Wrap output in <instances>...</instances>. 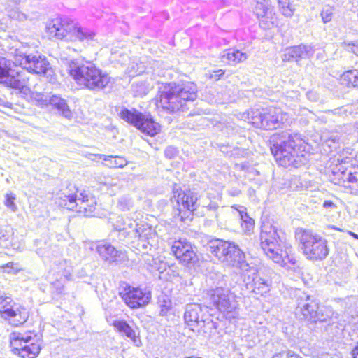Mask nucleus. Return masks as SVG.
I'll return each mask as SVG.
<instances>
[{"label":"nucleus","mask_w":358,"mask_h":358,"mask_svg":"<svg viewBox=\"0 0 358 358\" xmlns=\"http://www.w3.org/2000/svg\"><path fill=\"white\" fill-rule=\"evenodd\" d=\"M260 247L264 253L275 263L284 262L285 252L275 227L266 224L262 227L259 234Z\"/></svg>","instance_id":"obj_9"},{"label":"nucleus","mask_w":358,"mask_h":358,"mask_svg":"<svg viewBox=\"0 0 358 358\" xmlns=\"http://www.w3.org/2000/svg\"><path fill=\"white\" fill-rule=\"evenodd\" d=\"M352 358H358V342L357 343V345L352 350Z\"/></svg>","instance_id":"obj_49"},{"label":"nucleus","mask_w":358,"mask_h":358,"mask_svg":"<svg viewBox=\"0 0 358 358\" xmlns=\"http://www.w3.org/2000/svg\"><path fill=\"white\" fill-rule=\"evenodd\" d=\"M320 15L324 23L330 22L333 17V8L329 6L323 8Z\"/></svg>","instance_id":"obj_38"},{"label":"nucleus","mask_w":358,"mask_h":358,"mask_svg":"<svg viewBox=\"0 0 358 358\" xmlns=\"http://www.w3.org/2000/svg\"><path fill=\"white\" fill-rule=\"evenodd\" d=\"M12 63L4 57H0V84L13 89L22 90L29 78L24 71L12 69Z\"/></svg>","instance_id":"obj_16"},{"label":"nucleus","mask_w":358,"mask_h":358,"mask_svg":"<svg viewBox=\"0 0 358 358\" xmlns=\"http://www.w3.org/2000/svg\"><path fill=\"white\" fill-rule=\"evenodd\" d=\"M136 92L138 93V95H139V96L145 94V91L144 90H140L139 92H138V90H136Z\"/></svg>","instance_id":"obj_53"},{"label":"nucleus","mask_w":358,"mask_h":358,"mask_svg":"<svg viewBox=\"0 0 358 358\" xmlns=\"http://www.w3.org/2000/svg\"><path fill=\"white\" fill-rule=\"evenodd\" d=\"M343 46L348 52H352L358 56V40L354 41H345L343 43Z\"/></svg>","instance_id":"obj_37"},{"label":"nucleus","mask_w":358,"mask_h":358,"mask_svg":"<svg viewBox=\"0 0 358 358\" xmlns=\"http://www.w3.org/2000/svg\"><path fill=\"white\" fill-rule=\"evenodd\" d=\"M10 16L17 20H23L24 19H26V15L24 13L15 10L12 11L10 13Z\"/></svg>","instance_id":"obj_43"},{"label":"nucleus","mask_w":358,"mask_h":358,"mask_svg":"<svg viewBox=\"0 0 358 358\" xmlns=\"http://www.w3.org/2000/svg\"><path fill=\"white\" fill-rule=\"evenodd\" d=\"M46 31L50 37L57 39L90 43L94 40L96 33L89 29L77 26L68 18L56 17L46 24Z\"/></svg>","instance_id":"obj_4"},{"label":"nucleus","mask_w":358,"mask_h":358,"mask_svg":"<svg viewBox=\"0 0 358 358\" xmlns=\"http://www.w3.org/2000/svg\"><path fill=\"white\" fill-rule=\"evenodd\" d=\"M357 330H358V326H357Z\"/></svg>","instance_id":"obj_57"},{"label":"nucleus","mask_w":358,"mask_h":358,"mask_svg":"<svg viewBox=\"0 0 358 358\" xmlns=\"http://www.w3.org/2000/svg\"><path fill=\"white\" fill-rule=\"evenodd\" d=\"M315 53L311 45L300 44L287 48L282 55L283 62H298L302 59L310 58Z\"/></svg>","instance_id":"obj_21"},{"label":"nucleus","mask_w":358,"mask_h":358,"mask_svg":"<svg viewBox=\"0 0 358 358\" xmlns=\"http://www.w3.org/2000/svg\"><path fill=\"white\" fill-rule=\"evenodd\" d=\"M63 63L69 74L83 87L98 92L105 89L110 81L108 74L91 62L79 64L76 60L66 58Z\"/></svg>","instance_id":"obj_3"},{"label":"nucleus","mask_w":358,"mask_h":358,"mask_svg":"<svg viewBox=\"0 0 358 358\" xmlns=\"http://www.w3.org/2000/svg\"><path fill=\"white\" fill-rule=\"evenodd\" d=\"M303 296H300V301L298 303L297 308L300 310L301 315L305 320L315 322L320 320L318 316V303L310 296L303 294Z\"/></svg>","instance_id":"obj_23"},{"label":"nucleus","mask_w":358,"mask_h":358,"mask_svg":"<svg viewBox=\"0 0 358 358\" xmlns=\"http://www.w3.org/2000/svg\"><path fill=\"white\" fill-rule=\"evenodd\" d=\"M13 265L12 262L8 263L3 268H10Z\"/></svg>","instance_id":"obj_55"},{"label":"nucleus","mask_w":358,"mask_h":358,"mask_svg":"<svg viewBox=\"0 0 358 358\" xmlns=\"http://www.w3.org/2000/svg\"><path fill=\"white\" fill-rule=\"evenodd\" d=\"M341 83L348 87H358V69L344 72L341 77Z\"/></svg>","instance_id":"obj_31"},{"label":"nucleus","mask_w":358,"mask_h":358,"mask_svg":"<svg viewBox=\"0 0 358 358\" xmlns=\"http://www.w3.org/2000/svg\"><path fill=\"white\" fill-rule=\"evenodd\" d=\"M250 122L255 127L270 130L285 124L288 120V115L279 108L268 107L252 110L249 113Z\"/></svg>","instance_id":"obj_8"},{"label":"nucleus","mask_w":358,"mask_h":358,"mask_svg":"<svg viewBox=\"0 0 358 358\" xmlns=\"http://www.w3.org/2000/svg\"><path fill=\"white\" fill-rule=\"evenodd\" d=\"M133 206V201L131 197L122 196L117 201V207L122 211L129 210Z\"/></svg>","instance_id":"obj_34"},{"label":"nucleus","mask_w":358,"mask_h":358,"mask_svg":"<svg viewBox=\"0 0 358 358\" xmlns=\"http://www.w3.org/2000/svg\"><path fill=\"white\" fill-rule=\"evenodd\" d=\"M295 236L299 242V248L307 259L321 262L329 255L328 241L320 234L312 230L298 228Z\"/></svg>","instance_id":"obj_5"},{"label":"nucleus","mask_w":358,"mask_h":358,"mask_svg":"<svg viewBox=\"0 0 358 358\" xmlns=\"http://www.w3.org/2000/svg\"><path fill=\"white\" fill-rule=\"evenodd\" d=\"M119 294L124 303L131 308H138L149 303L151 293L138 287L126 285Z\"/></svg>","instance_id":"obj_19"},{"label":"nucleus","mask_w":358,"mask_h":358,"mask_svg":"<svg viewBox=\"0 0 358 358\" xmlns=\"http://www.w3.org/2000/svg\"><path fill=\"white\" fill-rule=\"evenodd\" d=\"M217 282L215 287L208 291L210 301L213 306L221 312H231L234 308L231 299L230 291L224 288L226 285V276L222 273L216 274Z\"/></svg>","instance_id":"obj_18"},{"label":"nucleus","mask_w":358,"mask_h":358,"mask_svg":"<svg viewBox=\"0 0 358 358\" xmlns=\"http://www.w3.org/2000/svg\"><path fill=\"white\" fill-rule=\"evenodd\" d=\"M287 357H294V352L292 351L289 350L287 352Z\"/></svg>","instance_id":"obj_54"},{"label":"nucleus","mask_w":358,"mask_h":358,"mask_svg":"<svg viewBox=\"0 0 358 358\" xmlns=\"http://www.w3.org/2000/svg\"><path fill=\"white\" fill-rule=\"evenodd\" d=\"M323 207L326 209H328V208H336V205L331 201H325L324 203H323Z\"/></svg>","instance_id":"obj_47"},{"label":"nucleus","mask_w":358,"mask_h":358,"mask_svg":"<svg viewBox=\"0 0 358 358\" xmlns=\"http://www.w3.org/2000/svg\"><path fill=\"white\" fill-rule=\"evenodd\" d=\"M9 340L12 352L22 358H36L41 352L39 339L31 332L13 331Z\"/></svg>","instance_id":"obj_7"},{"label":"nucleus","mask_w":358,"mask_h":358,"mask_svg":"<svg viewBox=\"0 0 358 358\" xmlns=\"http://www.w3.org/2000/svg\"><path fill=\"white\" fill-rule=\"evenodd\" d=\"M99 159L106 161L107 162L106 165L112 169L123 168L128 163L124 157L120 156H106L100 155Z\"/></svg>","instance_id":"obj_30"},{"label":"nucleus","mask_w":358,"mask_h":358,"mask_svg":"<svg viewBox=\"0 0 358 358\" xmlns=\"http://www.w3.org/2000/svg\"><path fill=\"white\" fill-rule=\"evenodd\" d=\"M238 215L241 220L245 224V227L247 231H250L254 225V220L252 219L246 212L243 210H238Z\"/></svg>","instance_id":"obj_36"},{"label":"nucleus","mask_w":358,"mask_h":358,"mask_svg":"<svg viewBox=\"0 0 358 358\" xmlns=\"http://www.w3.org/2000/svg\"><path fill=\"white\" fill-rule=\"evenodd\" d=\"M8 236L1 229H0V245H2L8 241Z\"/></svg>","instance_id":"obj_45"},{"label":"nucleus","mask_w":358,"mask_h":358,"mask_svg":"<svg viewBox=\"0 0 358 358\" xmlns=\"http://www.w3.org/2000/svg\"><path fill=\"white\" fill-rule=\"evenodd\" d=\"M210 252L227 266L237 267L243 271H250L251 266L245 260V253L234 242L216 240L210 244Z\"/></svg>","instance_id":"obj_6"},{"label":"nucleus","mask_w":358,"mask_h":358,"mask_svg":"<svg viewBox=\"0 0 358 358\" xmlns=\"http://www.w3.org/2000/svg\"><path fill=\"white\" fill-rule=\"evenodd\" d=\"M15 199L16 195L11 192L6 193L5 195L4 204L13 212H15L17 209V207L14 202Z\"/></svg>","instance_id":"obj_35"},{"label":"nucleus","mask_w":358,"mask_h":358,"mask_svg":"<svg viewBox=\"0 0 358 358\" xmlns=\"http://www.w3.org/2000/svg\"><path fill=\"white\" fill-rule=\"evenodd\" d=\"M171 307V303L169 302V303L167 304L166 302L164 301V304L162 306V309H161V311H160V314L162 315H164L166 314V312L169 310Z\"/></svg>","instance_id":"obj_48"},{"label":"nucleus","mask_w":358,"mask_h":358,"mask_svg":"<svg viewBox=\"0 0 358 358\" xmlns=\"http://www.w3.org/2000/svg\"><path fill=\"white\" fill-rule=\"evenodd\" d=\"M247 58L248 55L246 53L232 48L224 50L222 55V61L227 62L230 65H235L246 60Z\"/></svg>","instance_id":"obj_27"},{"label":"nucleus","mask_w":358,"mask_h":358,"mask_svg":"<svg viewBox=\"0 0 358 358\" xmlns=\"http://www.w3.org/2000/svg\"><path fill=\"white\" fill-rule=\"evenodd\" d=\"M346 179L352 183L358 182V172L348 173Z\"/></svg>","instance_id":"obj_44"},{"label":"nucleus","mask_w":358,"mask_h":358,"mask_svg":"<svg viewBox=\"0 0 358 358\" xmlns=\"http://www.w3.org/2000/svg\"><path fill=\"white\" fill-rule=\"evenodd\" d=\"M141 87H141H143V85H138V84H136V85H133V87Z\"/></svg>","instance_id":"obj_56"},{"label":"nucleus","mask_w":358,"mask_h":358,"mask_svg":"<svg viewBox=\"0 0 358 358\" xmlns=\"http://www.w3.org/2000/svg\"><path fill=\"white\" fill-rule=\"evenodd\" d=\"M131 232H134V231H128L127 229L123 228L121 229H119L117 231V237L119 241H124L125 238L130 235Z\"/></svg>","instance_id":"obj_42"},{"label":"nucleus","mask_w":358,"mask_h":358,"mask_svg":"<svg viewBox=\"0 0 358 358\" xmlns=\"http://www.w3.org/2000/svg\"><path fill=\"white\" fill-rule=\"evenodd\" d=\"M328 227L329 229L338 230V231H343V229H340V228H338V227H337L336 226H334V225H329V226H328Z\"/></svg>","instance_id":"obj_52"},{"label":"nucleus","mask_w":358,"mask_h":358,"mask_svg":"<svg viewBox=\"0 0 358 358\" xmlns=\"http://www.w3.org/2000/svg\"><path fill=\"white\" fill-rule=\"evenodd\" d=\"M184 319L192 331L208 334L215 328V324L208 314V308L202 307L199 303L187 304L184 313Z\"/></svg>","instance_id":"obj_10"},{"label":"nucleus","mask_w":358,"mask_h":358,"mask_svg":"<svg viewBox=\"0 0 358 358\" xmlns=\"http://www.w3.org/2000/svg\"><path fill=\"white\" fill-rule=\"evenodd\" d=\"M152 247V243L150 239L138 238L137 243V250L139 251L150 250Z\"/></svg>","instance_id":"obj_39"},{"label":"nucleus","mask_w":358,"mask_h":358,"mask_svg":"<svg viewBox=\"0 0 358 358\" xmlns=\"http://www.w3.org/2000/svg\"><path fill=\"white\" fill-rule=\"evenodd\" d=\"M120 117L125 122L136 127L142 133L154 136L160 131L159 123L154 121L150 115H145L135 109L129 110L126 108L121 110Z\"/></svg>","instance_id":"obj_12"},{"label":"nucleus","mask_w":358,"mask_h":358,"mask_svg":"<svg viewBox=\"0 0 358 358\" xmlns=\"http://www.w3.org/2000/svg\"><path fill=\"white\" fill-rule=\"evenodd\" d=\"M198 210L201 216L206 217L210 221L215 220L222 222L223 216L229 213V210L223 206H220L216 202L210 201L208 203L202 201Z\"/></svg>","instance_id":"obj_24"},{"label":"nucleus","mask_w":358,"mask_h":358,"mask_svg":"<svg viewBox=\"0 0 358 358\" xmlns=\"http://www.w3.org/2000/svg\"><path fill=\"white\" fill-rule=\"evenodd\" d=\"M0 314L14 326L24 324L28 319L29 313L24 306L17 305L10 296L0 291Z\"/></svg>","instance_id":"obj_15"},{"label":"nucleus","mask_w":358,"mask_h":358,"mask_svg":"<svg viewBox=\"0 0 358 358\" xmlns=\"http://www.w3.org/2000/svg\"><path fill=\"white\" fill-rule=\"evenodd\" d=\"M8 1L13 6H17L20 3L21 0H8Z\"/></svg>","instance_id":"obj_50"},{"label":"nucleus","mask_w":358,"mask_h":358,"mask_svg":"<svg viewBox=\"0 0 358 358\" xmlns=\"http://www.w3.org/2000/svg\"><path fill=\"white\" fill-rule=\"evenodd\" d=\"M15 62L23 69L29 73L42 74L49 77L52 76L53 71L45 56L36 52L28 54L20 52L15 56Z\"/></svg>","instance_id":"obj_14"},{"label":"nucleus","mask_w":358,"mask_h":358,"mask_svg":"<svg viewBox=\"0 0 358 358\" xmlns=\"http://www.w3.org/2000/svg\"><path fill=\"white\" fill-rule=\"evenodd\" d=\"M56 203L62 208L83 213L85 217H92L94 215L96 201L95 197L81 192L78 196L62 194L56 199Z\"/></svg>","instance_id":"obj_11"},{"label":"nucleus","mask_w":358,"mask_h":358,"mask_svg":"<svg viewBox=\"0 0 358 358\" xmlns=\"http://www.w3.org/2000/svg\"><path fill=\"white\" fill-rule=\"evenodd\" d=\"M348 234H349L350 236H352V237H353L354 238H355V239H357V240H358V234H355V233H354V232H352V231H348Z\"/></svg>","instance_id":"obj_51"},{"label":"nucleus","mask_w":358,"mask_h":358,"mask_svg":"<svg viewBox=\"0 0 358 358\" xmlns=\"http://www.w3.org/2000/svg\"><path fill=\"white\" fill-rule=\"evenodd\" d=\"M113 325L119 332L124 334L127 337L130 338L134 343L138 345L137 343L140 342V340L136 336V331L127 322L124 320L115 321Z\"/></svg>","instance_id":"obj_28"},{"label":"nucleus","mask_w":358,"mask_h":358,"mask_svg":"<svg viewBox=\"0 0 358 358\" xmlns=\"http://www.w3.org/2000/svg\"><path fill=\"white\" fill-rule=\"evenodd\" d=\"M49 103L53 109L57 110L58 113L65 118L71 119L72 112L68 106L66 101L58 95H52L49 97Z\"/></svg>","instance_id":"obj_26"},{"label":"nucleus","mask_w":358,"mask_h":358,"mask_svg":"<svg viewBox=\"0 0 358 358\" xmlns=\"http://www.w3.org/2000/svg\"><path fill=\"white\" fill-rule=\"evenodd\" d=\"M171 252L182 266L191 269L199 265L196 248L186 238L175 240L171 245Z\"/></svg>","instance_id":"obj_17"},{"label":"nucleus","mask_w":358,"mask_h":358,"mask_svg":"<svg viewBox=\"0 0 358 358\" xmlns=\"http://www.w3.org/2000/svg\"><path fill=\"white\" fill-rule=\"evenodd\" d=\"M134 233L138 236V238H145L152 240L155 237V231L151 226L147 223L137 224L134 230Z\"/></svg>","instance_id":"obj_29"},{"label":"nucleus","mask_w":358,"mask_h":358,"mask_svg":"<svg viewBox=\"0 0 358 358\" xmlns=\"http://www.w3.org/2000/svg\"><path fill=\"white\" fill-rule=\"evenodd\" d=\"M159 104L169 113L185 111L197 97V87L192 82L162 83L158 89Z\"/></svg>","instance_id":"obj_2"},{"label":"nucleus","mask_w":358,"mask_h":358,"mask_svg":"<svg viewBox=\"0 0 358 358\" xmlns=\"http://www.w3.org/2000/svg\"><path fill=\"white\" fill-rule=\"evenodd\" d=\"M280 12L287 17L294 15L295 9L292 6L290 0H278Z\"/></svg>","instance_id":"obj_33"},{"label":"nucleus","mask_w":358,"mask_h":358,"mask_svg":"<svg viewBox=\"0 0 358 358\" xmlns=\"http://www.w3.org/2000/svg\"><path fill=\"white\" fill-rule=\"evenodd\" d=\"M270 142L271 152L280 166L298 168L307 163L304 142L296 134L275 135Z\"/></svg>","instance_id":"obj_1"},{"label":"nucleus","mask_w":358,"mask_h":358,"mask_svg":"<svg viewBox=\"0 0 358 358\" xmlns=\"http://www.w3.org/2000/svg\"><path fill=\"white\" fill-rule=\"evenodd\" d=\"M177 148L170 145L164 150V155L166 158L171 159L175 158L178 155Z\"/></svg>","instance_id":"obj_41"},{"label":"nucleus","mask_w":358,"mask_h":358,"mask_svg":"<svg viewBox=\"0 0 358 358\" xmlns=\"http://www.w3.org/2000/svg\"><path fill=\"white\" fill-rule=\"evenodd\" d=\"M11 103L8 102L4 96H0V106L10 108Z\"/></svg>","instance_id":"obj_46"},{"label":"nucleus","mask_w":358,"mask_h":358,"mask_svg":"<svg viewBox=\"0 0 358 358\" xmlns=\"http://www.w3.org/2000/svg\"><path fill=\"white\" fill-rule=\"evenodd\" d=\"M254 12L263 28L269 29L273 25L275 13L270 0H256Z\"/></svg>","instance_id":"obj_20"},{"label":"nucleus","mask_w":358,"mask_h":358,"mask_svg":"<svg viewBox=\"0 0 358 358\" xmlns=\"http://www.w3.org/2000/svg\"><path fill=\"white\" fill-rule=\"evenodd\" d=\"M96 251L101 258L109 264H120L128 259L125 252L117 250L110 243H101L96 246Z\"/></svg>","instance_id":"obj_22"},{"label":"nucleus","mask_w":358,"mask_h":358,"mask_svg":"<svg viewBox=\"0 0 358 358\" xmlns=\"http://www.w3.org/2000/svg\"><path fill=\"white\" fill-rule=\"evenodd\" d=\"M244 282L248 292L256 295L263 296L270 291L271 282L262 278L255 273H253L252 277L248 276L244 278Z\"/></svg>","instance_id":"obj_25"},{"label":"nucleus","mask_w":358,"mask_h":358,"mask_svg":"<svg viewBox=\"0 0 358 358\" xmlns=\"http://www.w3.org/2000/svg\"><path fill=\"white\" fill-rule=\"evenodd\" d=\"M199 198L200 196L194 189L178 193L176 201L179 208L175 217L188 224L192 220L193 213L197 210L201 205Z\"/></svg>","instance_id":"obj_13"},{"label":"nucleus","mask_w":358,"mask_h":358,"mask_svg":"<svg viewBox=\"0 0 358 358\" xmlns=\"http://www.w3.org/2000/svg\"><path fill=\"white\" fill-rule=\"evenodd\" d=\"M49 97L44 94H38L35 96V100L38 102V106L41 108L48 107L50 106L49 103Z\"/></svg>","instance_id":"obj_40"},{"label":"nucleus","mask_w":358,"mask_h":358,"mask_svg":"<svg viewBox=\"0 0 358 358\" xmlns=\"http://www.w3.org/2000/svg\"><path fill=\"white\" fill-rule=\"evenodd\" d=\"M58 272L65 279L68 280H72L73 266L67 260L63 259L59 262L58 264Z\"/></svg>","instance_id":"obj_32"}]
</instances>
